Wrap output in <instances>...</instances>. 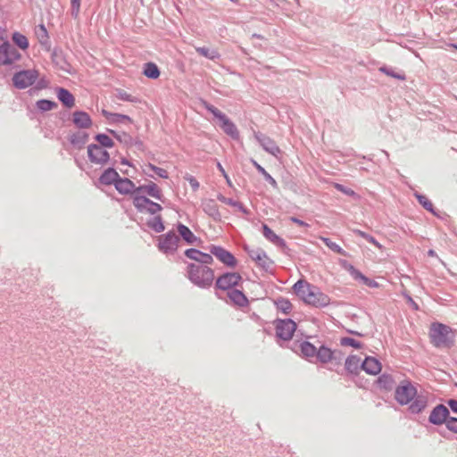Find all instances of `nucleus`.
<instances>
[{
	"label": "nucleus",
	"mask_w": 457,
	"mask_h": 457,
	"mask_svg": "<svg viewBox=\"0 0 457 457\" xmlns=\"http://www.w3.org/2000/svg\"><path fill=\"white\" fill-rule=\"evenodd\" d=\"M201 253H202V252H200L199 250L194 249V248L187 249L185 252V255L187 258L194 260L197 262H199V261H200Z\"/></svg>",
	"instance_id": "de8ad7c7"
},
{
	"label": "nucleus",
	"mask_w": 457,
	"mask_h": 457,
	"mask_svg": "<svg viewBox=\"0 0 457 457\" xmlns=\"http://www.w3.org/2000/svg\"><path fill=\"white\" fill-rule=\"evenodd\" d=\"M73 116V122L75 125L81 129V130H84V129H86V112H77Z\"/></svg>",
	"instance_id": "e433bc0d"
},
{
	"label": "nucleus",
	"mask_w": 457,
	"mask_h": 457,
	"mask_svg": "<svg viewBox=\"0 0 457 457\" xmlns=\"http://www.w3.org/2000/svg\"><path fill=\"white\" fill-rule=\"evenodd\" d=\"M276 336L284 340L288 341L292 338L296 329V324L291 319H278L275 320Z\"/></svg>",
	"instance_id": "423d86ee"
},
{
	"label": "nucleus",
	"mask_w": 457,
	"mask_h": 457,
	"mask_svg": "<svg viewBox=\"0 0 457 457\" xmlns=\"http://www.w3.org/2000/svg\"><path fill=\"white\" fill-rule=\"evenodd\" d=\"M449 416V410L443 404L436 406L429 415V422L434 425L446 424Z\"/></svg>",
	"instance_id": "f8f14e48"
},
{
	"label": "nucleus",
	"mask_w": 457,
	"mask_h": 457,
	"mask_svg": "<svg viewBox=\"0 0 457 457\" xmlns=\"http://www.w3.org/2000/svg\"><path fill=\"white\" fill-rule=\"evenodd\" d=\"M229 299L239 306H244L247 303L245 295L237 289H233L228 292Z\"/></svg>",
	"instance_id": "a878e982"
},
{
	"label": "nucleus",
	"mask_w": 457,
	"mask_h": 457,
	"mask_svg": "<svg viewBox=\"0 0 457 457\" xmlns=\"http://www.w3.org/2000/svg\"><path fill=\"white\" fill-rule=\"evenodd\" d=\"M428 405V397L422 394H417L416 396L411 402L409 410L412 413L421 412Z\"/></svg>",
	"instance_id": "6ab92c4d"
},
{
	"label": "nucleus",
	"mask_w": 457,
	"mask_h": 457,
	"mask_svg": "<svg viewBox=\"0 0 457 457\" xmlns=\"http://www.w3.org/2000/svg\"><path fill=\"white\" fill-rule=\"evenodd\" d=\"M253 166L256 170L263 175L264 179L270 184L273 188H278L277 181L265 170V169L261 166L256 161L252 160Z\"/></svg>",
	"instance_id": "2f4dec72"
},
{
	"label": "nucleus",
	"mask_w": 457,
	"mask_h": 457,
	"mask_svg": "<svg viewBox=\"0 0 457 457\" xmlns=\"http://www.w3.org/2000/svg\"><path fill=\"white\" fill-rule=\"evenodd\" d=\"M195 51L199 54L204 56L207 59L212 60V61L220 58V54L215 49H210L207 47H195Z\"/></svg>",
	"instance_id": "c756f323"
},
{
	"label": "nucleus",
	"mask_w": 457,
	"mask_h": 457,
	"mask_svg": "<svg viewBox=\"0 0 457 457\" xmlns=\"http://www.w3.org/2000/svg\"><path fill=\"white\" fill-rule=\"evenodd\" d=\"M87 156L96 163H104L109 159V154L102 146L91 145L87 146Z\"/></svg>",
	"instance_id": "ddd939ff"
},
{
	"label": "nucleus",
	"mask_w": 457,
	"mask_h": 457,
	"mask_svg": "<svg viewBox=\"0 0 457 457\" xmlns=\"http://www.w3.org/2000/svg\"><path fill=\"white\" fill-rule=\"evenodd\" d=\"M149 201L145 196L136 195L133 199V204L139 212H145L149 204Z\"/></svg>",
	"instance_id": "72a5a7b5"
},
{
	"label": "nucleus",
	"mask_w": 457,
	"mask_h": 457,
	"mask_svg": "<svg viewBox=\"0 0 457 457\" xmlns=\"http://www.w3.org/2000/svg\"><path fill=\"white\" fill-rule=\"evenodd\" d=\"M361 369L364 370L368 374L376 375L380 372L381 364L377 359L373 357H367L361 362Z\"/></svg>",
	"instance_id": "aec40b11"
},
{
	"label": "nucleus",
	"mask_w": 457,
	"mask_h": 457,
	"mask_svg": "<svg viewBox=\"0 0 457 457\" xmlns=\"http://www.w3.org/2000/svg\"><path fill=\"white\" fill-rule=\"evenodd\" d=\"M378 384L385 389L391 390L394 386V379L390 375L383 374L378 378Z\"/></svg>",
	"instance_id": "4c0bfd02"
},
{
	"label": "nucleus",
	"mask_w": 457,
	"mask_h": 457,
	"mask_svg": "<svg viewBox=\"0 0 457 457\" xmlns=\"http://www.w3.org/2000/svg\"><path fill=\"white\" fill-rule=\"evenodd\" d=\"M57 104L55 102L46 100V99H42V100H39L37 102V108L43 112L50 111Z\"/></svg>",
	"instance_id": "79ce46f5"
},
{
	"label": "nucleus",
	"mask_w": 457,
	"mask_h": 457,
	"mask_svg": "<svg viewBox=\"0 0 457 457\" xmlns=\"http://www.w3.org/2000/svg\"><path fill=\"white\" fill-rule=\"evenodd\" d=\"M316 356L321 362H328L333 358V352L325 346H320L316 353Z\"/></svg>",
	"instance_id": "cd10ccee"
},
{
	"label": "nucleus",
	"mask_w": 457,
	"mask_h": 457,
	"mask_svg": "<svg viewBox=\"0 0 457 457\" xmlns=\"http://www.w3.org/2000/svg\"><path fill=\"white\" fill-rule=\"evenodd\" d=\"M70 142L72 147V151H80L84 149L86 145V131L79 130L71 134Z\"/></svg>",
	"instance_id": "f3484780"
},
{
	"label": "nucleus",
	"mask_w": 457,
	"mask_h": 457,
	"mask_svg": "<svg viewBox=\"0 0 457 457\" xmlns=\"http://www.w3.org/2000/svg\"><path fill=\"white\" fill-rule=\"evenodd\" d=\"M248 254L259 266L268 269L270 266V260L266 255L265 252L262 249H251Z\"/></svg>",
	"instance_id": "2eb2a0df"
},
{
	"label": "nucleus",
	"mask_w": 457,
	"mask_h": 457,
	"mask_svg": "<svg viewBox=\"0 0 457 457\" xmlns=\"http://www.w3.org/2000/svg\"><path fill=\"white\" fill-rule=\"evenodd\" d=\"M361 358L351 355L345 361V368L351 373H357L359 369L361 368Z\"/></svg>",
	"instance_id": "393cba45"
},
{
	"label": "nucleus",
	"mask_w": 457,
	"mask_h": 457,
	"mask_svg": "<svg viewBox=\"0 0 457 457\" xmlns=\"http://www.w3.org/2000/svg\"><path fill=\"white\" fill-rule=\"evenodd\" d=\"M114 186L117 191L122 195H128L133 192H137L136 189L137 188L130 179L127 178L121 179L120 177L116 183L114 184Z\"/></svg>",
	"instance_id": "a211bd4d"
},
{
	"label": "nucleus",
	"mask_w": 457,
	"mask_h": 457,
	"mask_svg": "<svg viewBox=\"0 0 457 457\" xmlns=\"http://www.w3.org/2000/svg\"><path fill=\"white\" fill-rule=\"evenodd\" d=\"M137 192L145 191L150 196L161 200L162 194L160 188L157 187L156 184L154 182H150L148 185L139 187L136 189Z\"/></svg>",
	"instance_id": "b1692460"
},
{
	"label": "nucleus",
	"mask_w": 457,
	"mask_h": 457,
	"mask_svg": "<svg viewBox=\"0 0 457 457\" xmlns=\"http://www.w3.org/2000/svg\"><path fill=\"white\" fill-rule=\"evenodd\" d=\"M117 97L120 100L129 101V102H137V98L128 94L125 91L120 90L117 93Z\"/></svg>",
	"instance_id": "6e6d98bb"
},
{
	"label": "nucleus",
	"mask_w": 457,
	"mask_h": 457,
	"mask_svg": "<svg viewBox=\"0 0 457 457\" xmlns=\"http://www.w3.org/2000/svg\"><path fill=\"white\" fill-rule=\"evenodd\" d=\"M178 232L179 236L187 243V244H195L197 240V237L193 234V232L185 225L179 224Z\"/></svg>",
	"instance_id": "5701e85b"
},
{
	"label": "nucleus",
	"mask_w": 457,
	"mask_h": 457,
	"mask_svg": "<svg viewBox=\"0 0 457 457\" xmlns=\"http://www.w3.org/2000/svg\"><path fill=\"white\" fill-rule=\"evenodd\" d=\"M295 293L304 303L315 306L325 307L329 304L330 298L318 287L312 286L304 280H298L293 287Z\"/></svg>",
	"instance_id": "f257e3e1"
},
{
	"label": "nucleus",
	"mask_w": 457,
	"mask_h": 457,
	"mask_svg": "<svg viewBox=\"0 0 457 457\" xmlns=\"http://www.w3.org/2000/svg\"><path fill=\"white\" fill-rule=\"evenodd\" d=\"M75 161L81 170H84L83 156L80 158L78 153H75Z\"/></svg>",
	"instance_id": "e2e57ef3"
},
{
	"label": "nucleus",
	"mask_w": 457,
	"mask_h": 457,
	"mask_svg": "<svg viewBox=\"0 0 457 457\" xmlns=\"http://www.w3.org/2000/svg\"><path fill=\"white\" fill-rule=\"evenodd\" d=\"M58 99L68 108H71L74 105V97L71 93L62 87H59L57 90Z\"/></svg>",
	"instance_id": "4be33fe9"
},
{
	"label": "nucleus",
	"mask_w": 457,
	"mask_h": 457,
	"mask_svg": "<svg viewBox=\"0 0 457 457\" xmlns=\"http://www.w3.org/2000/svg\"><path fill=\"white\" fill-rule=\"evenodd\" d=\"M340 264L345 270L347 268V266H349L350 263L345 260H341Z\"/></svg>",
	"instance_id": "774afa93"
},
{
	"label": "nucleus",
	"mask_w": 457,
	"mask_h": 457,
	"mask_svg": "<svg viewBox=\"0 0 457 457\" xmlns=\"http://www.w3.org/2000/svg\"><path fill=\"white\" fill-rule=\"evenodd\" d=\"M354 279H358L361 277V272L356 270L351 263L345 269Z\"/></svg>",
	"instance_id": "680f3d73"
},
{
	"label": "nucleus",
	"mask_w": 457,
	"mask_h": 457,
	"mask_svg": "<svg viewBox=\"0 0 457 457\" xmlns=\"http://www.w3.org/2000/svg\"><path fill=\"white\" fill-rule=\"evenodd\" d=\"M36 35L38 37L41 44H44L46 42L48 36L47 31L44 25H39L36 29Z\"/></svg>",
	"instance_id": "c03bdc74"
},
{
	"label": "nucleus",
	"mask_w": 457,
	"mask_h": 457,
	"mask_svg": "<svg viewBox=\"0 0 457 457\" xmlns=\"http://www.w3.org/2000/svg\"><path fill=\"white\" fill-rule=\"evenodd\" d=\"M290 220L293 221L294 223H296L299 226H302V227H308L309 226L306 222H304V221H303V220H299V219H297L295 217H291Z\"/></svg>",
	"instance_id": "69168bd1"
},
{
	"label": "nucleus",
	"mask_w": 457,
	"mask_h": 457,
	"mask_svg": "<svg viewBox=\"0 0 457 457\" xmlns=\"http://www.w3.org/2000/svg\"><path fill=\"white\" fill-rule=\"evenodd\" d=\"M241 279V276L237 272L225 273L216 281V286L220 289L227 290L237 286Z\"/></svg>",
	"instance_id": "9b49d317"
},
{
	"label": "nucleus",
	"mask_w": 457,
	"mask_h": 457,
	"mask_svg": "<svg viewBox=\"0 0 457 457\" xmlns=\"http://www.w3.org/2000/svg\"><path fill=\"white\" fill-rule=\"evenodd\" d=\"M217 198L221 203L230 205V206H233L244 213L247 212L246 209L244 207V205L240 202L235 201L232 198L225 197L224 195H222L220 194L217 196Z\"/></svg>",
	"instance_id": "7c9ffc66"
},
{
	"label": "nucleus",
	"mask_w": 457,
	"mask_h": 457,
	"mask_svg": "<svg viewBox=\"0 0 457 457\" xmlns=\"http://www.w3.org/2000/svg\"><path fill=\"white\" fill-rule=\"evenodd\" d=\"M354 233L359 235L360 237H363L368 242L373 244L377 247L381 248L380 244L373 237H371L370 235H369V234H367V233H365V232H363L361 230H359V229L354 230Z\"/></svg>",
	"instance_id": "49530a36"
},
{
	"label": "nucleus",
	"mask_w": 457,
	"mask_h": 457,
	"mask_svg": "<svg viewBox=\"0 0 457 457\" xmlns=\"http://www.w3.org/2000/svg\"><path fill=\"white\" fill-rule=\"evenodd\" d=\"M144 75L149 79H157L160 76V71L154 62H147L145 65Z\"/></svg>",
	"instance_id": "c85d7f7f"
},
{
	"label": "nucleus",
	"mask_w": 457,
	"mask_h": 457,
	"mask_svg": "<svg viewBox=\"0 0 457 457\" xmlns=\"http://www.w3.org/2000/svg\"><path fill=\"white\" fill-rule=\"evenodd\" d=\"M96 140L100 144L99 146L112 147L113 145L112 139L105 134H98L96 136Z\"/></svg>",
	"instance_id": "a19ab883"
},
{
	"label": "nucleus",
	"mask_w": 457,
	"mask_h": 457,
	"mask_svg": "<svg viewBox=\"0 0 457 457\" xmlns=\"http://www.w3.org/2000/svg\"><path fill=\"white\" fill-rule=\"evenodd\" d=\"M210 252L212 254L216 256L221 262L228 266L233 267L237 263V261L233 254L220 246L212 245L210 247Z\"/></svg>",
	"instance_id": "4468645a"
},
{
	"label": "nucleus",
	"mask_w": 457,
	"mask_h": 457,
	"mask_svg": "<svg viewBox=\"0 0 457 457\" xmlns=\"http://www.w3.org/2000/svg\"><path fill=\"white\" fill-rule=\"evenodd\" d=\"M38 73L35 70H26L14 74L12 82L18 88H26L31 86L37 79Z\"/></svg>",
	"instance_id": "0eeeda50"
},
{
	"label": "nucleus",
	"mask_w": 457,
	"mask_h": 457,
	"mask_svg": "<svg viewBox=\"0 0 457 457\" xmlns=\"http://www.w3.org/2000/svg\"><path fill=\"white\" fill-rule=\"evenodd\" d=\"M71 15L74 18H78L79 13V8H80V0H71Z\"/></svg>",
	"instance_id": "864d4df0"
},
{
	"label": "nucleus",
	"mask_w": 457,
	"mask_h": 457,
	"mask_svg": "<svg viewBox=\"0 0 457 457\" xmlns=\"http://www.w3.org/2000/svg\"><path fill=\"white\" fill-rule=\"evenodd\" d=\"M179 242V237L173 231L168 232L166 235H162L159 238V248L165 253H173Z\"/></svg>",
	"instance_id": "1a4fd4ad"
},
{
	"label": "nucleus",
	"mask_w": 457,
	"mask_h": 457,
	"mask_svg": "<svg viewBox=\"0 0 457 457\" xmlns=\"http://www.w3.org/2000/svg\"><path fill=\"white\" fill-rule=\"evenodd\" d=\"M203 104L211 113L213 114L215 118L218 119L220 121V127L227 135L234 139H237L239 137V132L236 125L223 112L206 101H204Z\"/></svg>",
	"instance_id": "20e7f679"
},
{
	"label": "nucleus",
	"mask_w": 457,
	"mask_h": 457,
	"mask_svg": "<svg viewBox=\"0 0 457 457\" xmlns=\"http://www.w3.org/2000/svg\"><path fill=\"white\" fill-rule=\"evenodd\" d=\"M320 240H322L325 243V245L333 252L337 253L342 255H345V256L347 255L345 251L341 246H339L335 242H332L329 238L321 237Z\"/></svg>",
	"instance_id": "c9c22d12"
},
{
	"label": "nucleus",
	"mask_w": 457,
	"mask_h": 457,
	"mask_svg": "<svg viewBox=\"0 0 457 457\" xmlns=\"http://www.w3.org/2000/svg\"><path fill=\"white\" fill-rule=\"evenodd\" d=\"M416 197L426 210L433 212V204L425 195L416 194Z\"/></svg>",
	"instance_id": "a18cd8bd"
},
{
	"label": "nucleus",
	"mask_w": 457,
	"mask_h": 457,
	"mask_svg": "<svg viewBox=\"0 0 457 457\" xmlns=\"http://www.w3.org/2000/svg\"><path fill=\"white\" fill-rule=\"evenodd\" d=\"M263 236L270 241L277 243L281 241L280 237H278L267 225H262Z\"/></svg>",
	"instance_id": "37998d69"
},
{
	"label": "nucleus",
	"mask_w": 457,
	"mask_h": 457,
	"mask_svg": "<svg viewBox=\"0 0 457 457\" xmlns=\"http://www.w3.org/2000/svg\"><path fill=\"white\" fill-rule=\"evenodd\" d=\"M103 113L110 119L112 121L115 122H122V121H130V118L128 115L119 114V113H110L106 111H103Z\"/></svg>",
	"instance_id": "ea45409f"
},
{
	"label": "nucleus",
	"mask_w": 457,
	"mask_h": 457,
	"mask_svg": "<svg viewBox=\"0 0 457 457\" xmlns=\"http://www.w3.org/2000/svg\"><path fill=\"white\" fill-rule=\"evenodd\" d=\"M212 261H213V259H212V256L211 254L202 253L201 256H200L199 263H200V265L206 266L207 264L212 263Z\"/></svg>",
	"instance_id": "4d7b16f0"
},
{
	"label": "nucleus",
	"mask_w": 457,
	"mask_h": 457,
	"mask_svg": "<svg viewBox=\"0 0 457 457\" xmlns=\"http://www.w3.org/2000/svg\"><path fill=\"white\" fill-rule=\"evenodd\" d=\"M253 136L254 138L261 145V146L263 148V150L272 154L273 156L278 157V155L280 154V149L270 137L261 132L256 131L253 132Z\"/></svg>",
	"instance_id": "9d476101"
},
{
	"label": "nucleus",
	"mask_w": 457,
	"mask_h": 457,
	"mask_svg": "<svg viewBox=\"0 0 457 457\" xmlns=\"http://www.w3.org/2000/svg\"><path fill=\"white\" fill-rule=\"evenodd\" d=\"M189 280L199 287H209L214 279L213 270L204 265L190 263L187 266Z\"/></svg>",
	"instance_id": "f03ea898"
},
{
	"label": "nucleus",
	"mask_w": 457,
	"mask_h": 457,
	"mask_svg": "<svg viewBox=\"0 0 457 457\" xmlns=\"http://www.w3.org/2000/svg\"><path fill=\"white\" fill-rule=\"evenodd\" d=\"M379 71L384 72V73H386L388 76L394 77V78L398 79L400 80H404L405 79V75L404 74L395 73V71H393L392 70H390V69H388L386 67H381L379 69Z\"/></svg>",
	"instance_id": "3c124183"
},
{
	"label": "nucleus",
	"mask_w": 457,
	"mask_h": 457,
	"mask_svg": "<svg viewBox=\"0 0 457 457\" xmlns=\"http://www.w3.org/2000/svg\"><path fill=\"white\" fill-rule=\"evenodd\" d=\"M118 172L112 168L105 170L98 179V183L101 185H112L115 184L119 179Z\"/></svg>",
	"instance_id": "412c9836"
},
{
	"label": "nucleus",
	"mask_w": 457,
	"mask_h": 457,
	"mask_svg": "<svg viewBox=\"0 0 457 457\" xmlns=\"http://www.w3.org/2000/svg\"><path fill=\"white\" fill-rule=\"evenodd\" d=\"M418 394L416 387L407 380L402 381L395 388V398L401 404L410 403Z\"/></svg>",
	"instance_id": "39448f33"
},
{
	"label": "nucleus",
	"mask_w": 457,
	"mask_h": 457,
	"mask_svg": "<svg viewBox=\"0 0 457 457\" xmlns=\"http://www.w3.org/2000/svg\"><path fill=\"white\" fill-rule=\"evenodd\" d=\"M217 167H218L219 170L222 173V175L225 177V179H227L228 183H229V179H228V175L226 174L223 167L221 166V164L220 162L217 163Z\"/></svg>",
	"instance_id": "338daca9"
},
{
	"label": "nucleus",
	"mask_w": 457,
	"mask_h": 457,
	"mask_svg": "<svg viewBox=\"0 0 457 457\" xmlns=\"http://www.w3.org/2000/svg\"><path fill=\"white\" fill-rule=\"evenodd\" d=\"M152 228L156 232H162L164 230V225H163V223L162 221V218L160 216H156L154 218L153 222H152Z\"/></svg>",
	"instance_id": "8fccbe9b"
},
{
	"label": "nucleus",
	"mask_w": 457,
	"mask_h": 457,
	"mask_svg": "<svg viewBox=\"0 0 457 457\" xmlns=\"http://www.w3.org/2000/svg\"><path fill=\"white\" fill-rule=\"evenodd\" d=\"M161 210H162V206L159 204L154 203L150 200L149 204L145 209V212H147L151 214H155L158 212H160Z\"/></svg>",
	"instance_id": "603ef678"
},
{
	"label": "nucleus",
	"mask_w": 457,
	"mask_h": 457,
	"mask_svg": "<svg viewBox=\"0 0 457 457\" xmlns=\"http://www.w3.org/2000/svg\"><path fill=\"white\" fill-rule=\"evenodd\" d=\"M12 40L15 45L22 50H25L29 47V41L27 37L19 32H14L12 34Z\"/></svg>",
	"instance_id": "473e14b6"
},
{
	"label": "nucleus",
	"mask_w": 457,
	"mask_h": 457,
	"mask_svg": "<svg viewBox=\"0 0 457 457\" xmlns=\"http://www.w3.org/2000/svg\"><path fill=\"white\" fill-rule=\"evenodd\" d=\"M185 179L188 181V183L190 184V186L194 191L198 190V188L200 187L199 182L193 176L187 174L185 176Z\"/></svg>",
	"instance_id": "bf43d9fd"
},
{
	"label": "nucleus",
	"mask_w": 457,
	"mask_h": 457,
	"mask_svg": "<svg viewBox=\"0 0 457 457\" xmlns=\"http://www.w3.org/2000/svg\"><path fill=\"white\" fill-rule=\"evenodd\" d=\"M361 280L364 285L370 287H378V283L375 280L370 279L369 278L365 277L362 273L361 274V277L358 278Z\"/></svg>",
	"instance_id": "5fc2aeb1"
},
{
	"label": "nucleus",
	"mask_w": 457,
	"mask_h": 457,
	"mask_svg": "<svg viewBox=\"0 0 457 457\" xmlns=\"http://www.w3.org/2000/svg\"><path fill=\"white\" fill-rule=\"evenodd\" d=\"M202 207L204 212L212 217L215 220H220L221 219V214L219 211V206L212 199H205L202 203Z\"/></svg>",
	"instance_id": "dca6fc26"
},
{
	"label": "nucleus",
	"mask_w": 457,
	"mask_h": 457,
	"mask_svg": "<svg viewBox=\"0 0 457 457\" xmlns=\"http://www.w3.org/2000/svg\"><path fill=\"white\" fill-rule=\"evenodd\" d=\"M335 187L338 191H340L347 195H351V196L356 195V194L353 190H352L351 188L345 187V186H343L341 184L336 183Z\"/></svg>",
	"instance_id": "13d9d810"
},
{
	"label": "nucleus",
	"mask_w": 457,
	"mask_h": 457,
	"mask_svg": "<svg viewBox=\"0 0 457 457\" xmlns=\"http://www.w3.org/2000/svg\"><path fill=\"white\" fill-rule=\"evenodd\" d=\"M447 404L454 413H457V400L450 399Z\"/></svg>",
	"instance_id": "0e129e2a"
},
{
	"label": "nucleus",
	"mask_w": 457,
	"mask_h": 457,
	"mask_svg": "<svg viewBox=\"0 0 457 457\" xmlns=\"http://www.w3.org/2000/svg\"><path fill=\"white\" fill-rule=\"evenodd\" d=\"M275 303L277 305L278 310L283 312L284 313H288L292 309L291 303L285 298L278 299Z\"/></svg>",
	"instance_id": "58836bf2"
},
{
	"label": "nucleus",
	"mask_w": 457,
	"mask_h": 457,
	"mask_svg": "<svg viewBox=\"0 0 457 457\" xmlns=\"http://www.w3.org/2000/svg\"><path fill=\"white\" fill-rule=\"evenodd\" d=\"M20 58L18 50L8 41L0 46V65H10Z\"/></svg>",
	"instance_id": "6e6552de"
},
{
	"label": "nucleus",
	"mask_w": 457,
	"mask_h": 457,
	"mask_svg": "<svg viewBox=\"0 0 457 457\" xmlns=\"http://www.w3.org/2000/svg\"><path fill=\"white\" fill-rule=\"evenodd\" d=\"M341 345L346 346H352L354 348H360L361 343L352 337H344L341 339Z\"/></svg>",
	"instance_id": "09e8293b"
},
{
	"label": "nucleus",
	"mask_w": 457,
	"mask_h": 457,
	"mask_svg": "<svg viewBox=\"0 0 457 457\" xmlns=\"http://www.w3.org/2000/svg\"><path fill=\"white\" fill-rule=\"evenodd\" d=\"M143 170H144V173L145 175L149 176V177H154L150 173V171H154L160 178H162V179H167L168 178V172L164 169L156 167V166H154V165H153L151 163L146 164Z\"/></svg>",
	"instance_id": "bb28decb"
},
{
	"label": "nucleus",
	"mask_w": 457,
	"mask_h": 457,
	"mask_svg": "<svg viewBox=\"0 0 457 457\" xmlns=\"http://www.w3.org/2000/svg\"><path fill=\"white\" fill-rule=\"evenodd\" d=\"M432 344L439 348H449L453 345V335L451 328L444 324H434L430 329Z\"/></svg>",
	"instance_id": "7ed1b4c3"
},
{
	"label": "nucleus",
	"mask_w": 457,
	"mask_h": 457,
	"mask_svg": "<svg viewBox=\"0 0 457 457\" xmlns=\"http://www.w3.org/2000/svg\"><path fill=\"white\" fill-rule=\"evenodd\" d=\"M302 353L306 357H313L316 355V347L309 342H303L300 345Z\"/></svg>",
	"instance_id": "f704fd0d"
},
{
	"label": "nucleus",
	"mask_w": 457,
	"mask_h": 457,
	"mask_svg": "<svg viewBox=\"0 0 457 457\" xmlns=\"http://www.w3.org/2000/svg\"><path fill=\"white\" fill-rule=\"evenodd\" d=\"M446 427L449 430L457 432V418H449L446 421Z\"/></svg>",
	"instance_id": "052dcab7"
}]
</instances>
